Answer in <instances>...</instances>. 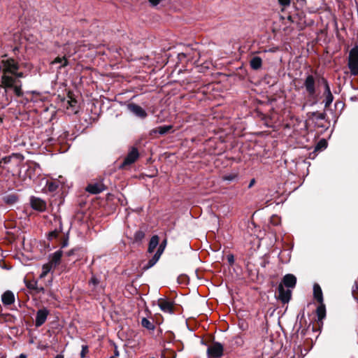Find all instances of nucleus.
I'll use <instances>...</instances> for the list:
<instances>
[{
	"label": "nucleus",
	"mask_w": 358,
	"mask_h": 358,
	"mask_svg": "<svg viewBox=\"0 0 358 358\" xmlns=\"http://www.w3.org/2000/svg\"><path fill=\"white\" fill-rule=\"evenodd\" d=\"M199 57V53L192 50L189 46L185 48L184 52H178L176 55H172L168 57L165 64L169 67H186L196 64Z\"/></svg>",
	"instance_id": "obj_1"
},
{
	"label": "nucleus",
	"mask_w": 358,
	"mask_h": 358,
	"mask_svg": "<svg viewBox=\"0 0 358 358\" xmlns=\"http://www.w3.org/2000/svg\"><path fill=\"white\" fill-rule=\"evenodd\" d=\"M19 69H3V74L1 77V86L5 89L13 88L15 94L21 97L23 96V92L22 90V83L20 80V78L24 77V74L22 72H17Z\"/></svg>",
	"instance_id": "obj_2"
},
{
	"label": "nucleus",
	"mask_w": 358,
	"mask_h": 358,
	"mask_svg": "<svg viewBox=\"0 0 358 358\" xmlns=\"http://www.w3.org/2000/svg\"><path fill=\"white\" fill-rule=\"evenodd\" d=\"M321 79H325L323 76L315 73L314 74H309L306 76L303 86L306 89L308 98L309 100L313 101L312 105L317 102V94L316 92V87L322 85L323 83Z\"/></svg>",
	"instance_id": "obj_3"
},
{
	"label": "nucleus",
	"mask_w": 358,
	"mask_h": 358,
	"mask_svg": "<svg viewBox=\"0 0 358 358\" xmlns=\"http://www.w3.org/2000/svg\"><path fill=\"white\" fill-rule=\"evenodd\" d=\"M58 98L61 99L62 106L66 107V109L71 110L72 113H76L78 112L79 104L74 93L68 90L66 94L62 97L61 95H58Z\"/></svg>",
	"instance_id": "obj_4"
},
{
	"label": "nucleus",
	"mask_w": 358,
	"mask_h": 358,
	"mask_svg": "<svg viewBox=\"0 0 358 358\" xmlns=\"http://www.w3.org/2000/svg\"><path fill=\"white\" fill-rule=\"evenodd\" d=\"M41 173V169L40 165L36 162H31L27 164L26 169L24 170V174H22V170L20 171L19 176L23 180H25L26 178H29L30 180H34Z\"/></svg>",
	"instance_id": "obj_5"
},
{
	"label": "nucleus",
	"mask_w": 358,
	"mask_h": 358,
	"mask_svg": "<svg viewBox=\"0 0 358 358\" xmlns=\"http://www.w3.org/2000/svg\"><path fill=\"white\" fill-rule=\"evenodd\" d=\"M224 351V347L220 343L213 341L207 348V355L208 358H221Z\"/></svg>",
	"instance_id": "obj_6"
},
{
	"label": "nucleus",
	"mask_w": 358,
	"mask_h": 358,
	"mask_svg": "<svg viewBox=\"0 0 358 358\" xmlns=\"http://www.w3.org/2000/svg\"><path fill=\"white\" fill-rule=\"evenodd\" d=\"M139 157V152L136 147H131L128 154L125 157L122 163L120 165V169L125 167L134 164Z\"/></svg>",
	"instance_id": "obj_7"
},
{
	"label": "nucleus",
	"mask_w": 358,
	"mask_h": 358,
	"mask_svg": "<svg viewBox=\"0 0 358 358\" xmlns=\"http://www.w3.org/2000/svg\"><path fill=\"white\" fill-rule=\"evenodd\" d=\"M157 304L164 313L173 314L175 312V302L169 298H159Z\"/></svg>",
	"instance_id": "obj_8"
},
{
	"label": "nucleus",
	"mask_w": 358,
	"mask_h": 358,
	"mask_svg": "<svg viewBox=\"0 0 358 358\" xmlns=\"http://www.w3.org/2000/svg\"><path fill=\"white\" fill-rule=\"evenodd\" d=\"M307 115L309 120L314 123L316 127L321 128L326 127V125L324 124L327 116L325 113H319L317 111L310 112L308 113Z\"/></svg>",
	"instance_id": "obj_9"
},
{
	"label": "nucleus",
	"mask_w": 358,
	"mask_h": 358,
	"mask_svg": "<svg viewBox=\"0 0 358 358\" xmlns=\"http://www.w3.org/2000/svg\"><path fill=\"white\" fill-rule=\"evenodd\" d=\"M54 223L55 224V229L50 231L47 235V238L49 241L57 238L59 234L63 232V224L61 217L55 216L54 217Z\"/></svg>",
	"instance_id": "obj_10"
},
{
	"label": "nucleus",
	"mask_w": 358,
	"mask_h": 358,
	"mask_svg": "<svg viewBox=\"0 0 358 358\" xmlns=\"http://www.w3.org/2000/svg\"><path fill=\"white\" fill-rule=\"evenodd\" d=\"M30 205L34 210L39 212H44L47 208L46 202L42 199L34 196L30 197Z\"/></svg>",
	"instance_id": "obj_11"
},
{
	"label": "nucleus",
	"mask_w": 358,
	"mask_h": 358,
	"mask_svg": "<svg viewBox=\"0 0 358 358\" xmlns=\"http://www.w3.org/2000/svg\"><path fill=\"white\" fill-rule=\"evenodd\" d=\"M278 299L280 300L282 303H287L292 297V291L289 289H285L283 287L282 284H279L278 287Z\"/></svg>",
	"instance_id": "obj_12"
},
{
	"label": "nucleus",
	"mask_w": 358,
	"mask_h": 358,
	"mask_svg": "<svg viewBox=\"0 0 358 358\" xmlns=\"http://www.w3.org/2000/svg\"><path fill=\"white\" fill-rule=\"evenodd\" d=\"M323 83V85L324 87V96H325L324 99V107L328 108L332 103L334 100V96L331 92L330 87L327 79H321L320 80Z\"/></svg>",
	"instance_id": "obj_13"
},
{
	"label": "nucleus",
	"mask_w": 358,
	"mask_h": 358,
	"mask_svg": "<svg viewBox=\"0 0 358 358\" xmlns=\"http://www.w3.org/2000/svg\"><path fill=\"white\" fill-rule=\"evenodd\" d=\"M316 314L317 317V322L319 326L318 330H320L321 327L323 325L322 320L326 317V308L325 305L323 303H320V305L317 306L316 309ZM313 331H317V329L314 326H313Z\"/></svg>",
	"instance_id": "obj_14"
},
{
	"label": "nucleus",
	"mask_w": 358,
	"mask_h": 358,
	"mask_svg": "<svg viewBox=\"0 0 358 358\" xmlns=\"http://www.w3.org/2000/svg\"><path fill=\"white\" fill-rule=\"evenodd\" d=\"M48 315L49 310L45 308L38 310L35 320L36 327H41L45 322Z\"/></svg>",
	"instance_id": "obj_15"
},
{
	"label": "nucleus",
	"mask_w": 358,
	"mask_h": 358,
	"mask_svg": "<svg viewBox=\"0 0 358 358\" xmlns=\"http://www.w3.org/2000/svg\"><path fill=\"white\" fill-rule=\"evenodd\" d=\"M106 189V185L102 182V181H99L89 184L86 187V191L91 194H96L102 192Z\"/></svg>",
	"instance_id": "obj_16"
},
{
	"label": "nucleus",
	"mask_w": 358,
	"mask_h": 358,
	"mask_svg": "<svg viewBox=\"0 0 358 358\" xmlns=\"http://www.w3.org/2000/svg\"><path fill=\"white\" fill-rule=\"evenodd\" d=\"M280 284H282L283 287H287V288H294L296 284V278L293 274H286L282 278V282Z\"/></svg>",
	"instance_id": "obj_17"
},
{
	"label": "nucleus",
	"mask_w": 358,
	"mask_h": 358,
	"mask_svg": "<svg viewBox=\"0 0 358 358\" xmlns=\"http://www.w3.org/2000/svg\"><path fill=\"white\" fill-rule=\"evenodd\" d=\"M349 67H358V46L353 47L349 53Z\"/></svg>",
	"instance_id": "obj_18"
},
{
	"label": "nucleus",
	"mask_w": 358,
	"mask_h": 358,
	"mask_svg": "<svg viewBox=\"0 0 358 358\" xmlns=\"http://www.w3.org/2000/svg\"><path fill=\"white\" fill-rule=\"evenodd\" d=\"M130 111L141 118H145L147 116L145 110L140 106L135 103H130L128 106Z\"/></svg>",
	"instance_id": "obj_19"
},
{
	"label": "nucleus",
	"mask_w": 358,
	"mask_h": 358,
	"mask_svg": "<svg viewBox=\"0 0 358 358\" xmlns=\"http://www.w3.org/2000/svg\"><path fill=\"white\" fill-rule=\"evenodd\" d=\"M62 255V250H59L50 255L49 262L54 266V268L60 264Z\"/></svg>",
	"instance_id": "obj_20"
},
{
	"label": "nucleus",
	"mask_w": 358,
	"mask_h": 358,
	"mask_svg": "<svg viewBox=\"0 0 358 358\" xmlns=\"http://www.w3.org/2000/svg\"><path fill=\"white\" fill-rule=\"evenodd\" d=\"M173 125H163L156 127L150 131V135H155L159 134L164 135L169 133L173 129Z\"/></svg>",
	"instance_id": "obj_21"
},
{
	"label": "nucleus",
	"mask_w": 358,
	"mask_h": 358,
	"mask_svg": "<svg viewBox=\"0 0 358 358\" xmlns=\"http://www.w3.org/2000/svg\"><path fill=\"white\" fill-rule=\"evenodd\" d=\"M1 301L5 306L11 305L15 302V295L10 290L6 291L1 296Z\"/></svg>",
	"instance_id": "obj_22"
},
{
	"label": "nucleus",
	"mask_w": 358,
	"mask_h": 358,
	"mask_svg": "<svg viewBox=\"0 0 358 358\" xmlns=\"http://www.w3.org/2000/svg\"><path fill=\"white\" fill-rule=\"evenodd\" d=\"M51 65H57L58 67H65L68 65H71L69 59L66 58V56L64 55L63 57H57L54 60L50 62Z\"/></svg>",
	"instance_id": "obj_23"
},
{
	"label": "nucleus",
	"mask_w": 358,
	"mask_h": 358,
	"mask_svg": "<svg viewBox=\"0 0 358 358\" xmlns=\"http://www.w3.org/2000/svg\"><path fill=\"white\" fill-rule=\"evenodd\" d=\"M313 296L315 299L320 303H323L322 291L318 284H315L313 287Z\"/></svg>",
	"instance_id": "obj_24"
},
{
	"label": "nucleus",
	"mask_w": 358,
	"mask_h": 358,
	"mask_svg": "<svg viewBox=\"0 0 358 358\" xmlns=\"http://www.w3.org/2000/svg\"><path fill=\"white\" fill-rule=\"evenodd\" d=\"M159 238L157 235H154L152 236L148 244V252L149 253H152L155 251V248L159 244Z\"/></svg>",
	"instance_id": "obj_25"
},
{
	"label": "nucleus",
	"mask_w": 358,
	"mask_h": 358,
	"mask_svg": "<svg viewBox=\"0 0 358 358\" xmlns=\"http://www.w3.org/2000/svg\"><path fill=\"white\" fill-rule=\"evenodd\" d=\"M160 257L161 255L156 252L152 259H150L148 262L145 266H143V270L146 271L152 267L159 261Z\"/></svg>",
	"instance_id": "obj_26"
},
{
	"label": "nucleus",
	"mask_w": 358,
	"mask_h": 358,
	"mask_svg": "<svg viewBox=\"0 0 358 358\" xmlns=\"http://www.w3.org/2000/svg\"><path fill=\"white\" fill-rule=\"evenodd\" d=\"M3 201L8 205H13L18 201V196L15 194H8L3 197Z\"/></svg>",
	"instance_id": "obj_27"
},
{
	"label": "nucleus",
	"mask_w": 358,
	"mask_h": 358,
	"mask_svg": "<svg viewBox=\"0 0 358 358\" xmlns=\"http://www.w3.org/2000/svg\"><path fill=\"white\" fill-rule=\"evenodd\" d=\"M45 187L50 192H54L59 187V182L56 180L47 181Z\"/></svg>",
	"instance_id": "obj_28"
},
{
	"label": "nucleus",
	"mask_w": 358,
	"mask_h": 358,
	"mask_svg": "<svg viewBox=\"0 0 358 358\" xmlns=\"http://www.w3.org/2000/svg\"><path fill=\"white\" fill-rule=\"evenodd\" d=\"M328 145V143L326 139L322 138L320 139L318 143L316 144L314 152L317 151H322L327 148Z\"/></svg>",
	"instance_id": "obj_29"
},
{
	"label": "nucleus",
	"mask_w": 358,
	"mask_h": 358,
	"mask_svg": "<svg viewBox=\"0 0 358 358\" xmlns=\"http://www.w3.org/2000/svg\"><path fill=\"white\" fill-rule=\"evenodd\" d=\"M141 325L148 330H154L155 328V324L145 317L142 319Z\"/></svg>",
	"instance_id": "obj_30"
},
{
	"label": "nucleus",
	"mask_w": 358,
	"mask_h": 358,
	"mask_svg": "<svg viewBox=\"0 0 358 358\" xmlns=\"http://www.w3.org/2000/svg\"><path fill=\"white\" fill-rule=\"evenodd\" d=\"M24 282L26 287L31 290H34L35 289H38V282L35 280H29L27 279H24Z\"/></svg>",
	"instance_id": "obj_31"
},
{
	"label": "nucleus",
	"mask_w": 358,
	"mask_h": 358,
	"mask_svg": "<svg viewBox=\"0 0 358 358\" xmlns=\"http://www.w3.org/2000/svg\"><path fill=\"white\" fill-rule=\"evenodd\" d=\"M69 240V230L66 234H64V236H62V238L60 240L61 248H64L68 246Z\"/></svg>",
	"instance_id": "obj_32"
},
{
	"label": "nucleus",
	"mask_w": 358,
	"mask_h": 358,
	"mask_svg": "<svg viewBox=\"0 0 358 358\" xmlns=\"http://www.w3.org/2000/svg\"><path fill=\"white\" fill-rule=\"evenodd\" d=\"M83 251H84V250H83V248H81V247H76V248H72L69 251H68L66 252V255L69 256V257H71V256H73V255H78V257H80V255L79 254V252H83Z\"/></svg>",
	"instance_id": "obj_33"
},
{
	"label": "nucleus",
	"mask_w": 358,
	"mask_h": 358,
	"mask_svg": "<svg viewBox=\"0 0 358 358\" xmlns=\"http://www.w3.org/2000/svg\"><path fill=\"white\" fill-rule=\"evenodd\" d=\"M54 266L48 262L47 264L43 265L41 277L46 275Z\"/></svg>",
	"instance_id": "obj_34"
},
{
	"label": "nucleus",
	"mask_w": 358,
	"mask_h": 358,
	"mask_svg": "<svg viewBox=\"0 0 358 358\" xmlns=\"http://www.w3.org/2000/svg\"><path fill=\"white\" fill-rule=\"evenodd\" d=\"M163 356L164 358H176L177 354L174 350L166 348L164 350Z\"/></svg>",
	"instance_id": "obj_35"
},
{
	"label": "nucleus",
	"mask_w": 358,
	"mask_h": 358,
	"mask_svg": "<svg viewBox=\"0 0 358 358\" xmlns=\"http://www.w3.org/2000/svg\"><path fill=\"white\" fill-rule=\"evenodd\" d=\"M145 238V233L141 230H138L135 232L134 240L135 242H141Z\"/></svg>",
	"instance_id": "obj_36"
},
{
	"label": "nucleus",
	"mask_w": 358,
	"mask_h": 358,
	"mask_svg": "<svg viewBox=\"0 0 358 358\" xmlns=\"http://www.w3.org/2000/svg\"><path fill=\"white\" fill-rule=\"evenodd\" d=\"M238 173H231L229 174H225L222 176V180L233 181L238 178Z\"/></svg>",
	"instance_id": "obj_37"
},
{
	"label": "nucleus",
	"mask_w": 358,
	"mask_h": 358,
	"mask_svg": "<svg viewBox=\"0 0 358 358\" xmlns=\"http://www.w3.org/2000/svg\"><path fill=\"white\" fill-rule=\"evenodd\" d=\"M251 67H261L262 66V59L259 57H253L250 61Z\"/></svg>",
	"instance_id": "obj_38"
},
{
	"label": "nucleus",
	"mask_w": 358,
	"mask_h": 358,
	"mask_svg": "<svg viewBox=\"0 0 358 358\" xmlns=\"http://www.w3.org/2000/svg\"><path fill=\"white\" fill-rule=\"evenodd\" d=\"M166 244H167V240H166V238H165L160 243L156 252L159 254L160 255H162V254L163 253V252L166 246Z\"/></svg>",
	"instance_id": "obj_39"
},
{
	"label": "nucleus",
	"mask_w": 358,
	"mask_h": 358,
	"mask_svg": "<svg viewBox=\"0 0 358 358\" xmlns=\"http://www.w3.org/2000/svg\"><path fill=\"white\" fill-rule=\"evenodd\" d=\"M188 281H189V278L186 275H180L178 278V282L179 284L186 285V284H187Z\"/></svg>",
	"instance_id": "obj_40"
},
{
	"label": "nucleus",
	"mask_w": 358,
	"mask_h": 358,
	"mask_svg": "<svg viewBox=\"0 0 358 358\" xmlns=\"http://www.w3.org/2000/svg\"><path fill=\"white\" fill-rule=\"evenodd\" d=\"M271 223L274 226H278L280 224V217L278 215H273L271 217Z\"/></svg>",
	"instance_id": "obj_41"
},
{
	"label": "nucleus",
	"mask_w": 358,
	"mask_h": 358,
	"mask_svg": "<svg viewBox=\"0 0 358 358\" xmlns=\"http://www.w3.org/2000/svg\"><path fill=\"white\" fill-rule=\"evenodd\" d=\"M89 352L88 346L86 345H82V350L80 352L81 358H85L86 355Z\"/></svg>",
	"instance_id": "obj_42"
},
{
	"label": "nucleus",
	"mask_w": 358,
	"mask_h": 358,
	"mask_svg": "<svg viewBox=\"0 0 358 358\" xmlns=\"http://www.w3.org/2000/svg\"><path fill=\"white\" fill-rule=\"evenodd\" d=\"M3 67H17L16 64L13 59H7L6 64L4 65Z\"/></svg>",
	"instance_id": "obj_43"
},
{
	"label": "nucleus",
	"mask_w": 358,
	"mask_h": 358,
	"mask_svg": "<svg viewBox=\"0 0 358 358\" xmlns=\"http://www.w3.org/2000/svg\"><path fill=\"white\" fill-rule=\"evenodd\" d=\"M165 1L166 0H148V2L152 6L155 7Z\"/></svg>",
	"instance_id": "obj_44"
},
{
	"label": "nucleus",
	"mask_w": 358,
	"mask_h": 358,
	"mask_svg": "<svg viewBox=\"0 0 358 358\" xmlns=\"http://www.w3.org/2000/svg\"><path fill=\"white\" fill-rule=\"evenodd\" d=\"M89 283L96 286L99 283V280L96 276L93 275L90 280Z\"/></svg>",
	"instance_id": "obj_45"
},
{
	"label": "nucleus",
	"mask_w": 358,
	"mask_h": 358,
	"mask_svg": "<svg viewBox=\"0 0 358 358\" xmlns=\"http://www.w3.org/2000/svg\"><path fill=\"white\" fill-rule=\"evenodd\" d=\"M349 71H345V73H350L351 76H358V69H348Z\"/></svg>",
	"instance_id": "obj_46"
},
{
	"label": "nucleus",
	"mask_w": 358,
	"mask_h": 358,
	"mask_svg": "<svg viewBox=\"0 0 358 358\" xmlns=\"http://www.w3.org/2000/svg\"><path fill=\"white\" fill-rule=\"evenodd\" d=\"M11 160V157L10 156H6V157H4L3 158L1 159V165L3 164H8Z\"/></svg>",
	"instance_id": "obj_47"
},
{
	"label": "nucleus",
	"mask_w": 358,
	"mask_h": 358,
	"mask_svg": "<svg viewBox=\"0 0 358 358\" xmlns=\"http://www.w3.org/2000/svg\"><path fill=\"white\" fill-rule=\"evenodd\" d=\"M306 331H307V329L303 328V329H301V321L300 322V327L299 328V329L297 330V333L300 332V334L301 336H305L306 334Z\"/></svg>",
	"instance_id": "obj_48"
},
{
	"label": "nucleus",
	"mask_w": 358,
	"mask_h": 358,
	"mask_svg": "<svg viewBox=\"0 0 358 358\" xmlns=\"http://www.w3.org/2000/svg\"><path fill=\"white\" fill-rule=\"evenodd\" d=\"M279 2L282 6H288L290 3V0H279Z\"/></svg>",
	"instance_id": "obj_49"
},
{
	"label": "nucleus",
	"mask_w": 358,
	"mask_h": 358,
	"mask_svg": "<svg viewBox=\"0 0 358 358\" xmlns=\"http://www.w3.org/2000/svg\"><path fill=\"white\" fill-rule=\"evenodd\" d=\"M227 260L230 264H232L234 262V257L232 255H229L227 256Z\"/></svg>",
	"instance_id": "obj_50"
},
{
	"label": "nucleus",
	"mask_w": 358,
	"mask_h": 358,
	"mask_svg": "<svg viewBox=\"0 0 358 358\" xmlns=\"http://www.w3.org/2000/svg\"><path fill=\"white\" fill-rule=\"evenodd\" d=\"M255 183H256V180H255V178H252V179L250 180V183H249V185H248V189H250L251 187H252L255 185Z\"/></svg>",
	"instance_id": "obj_51"
},
{
	"label": "nucleus",
	"mask_w": 358,
	"mask_h": 358,
	"mask_svg": "<svg viewBox=\"0 0 358 358\" xmlns=\"http://www.w3.org/2000/svg\"><path fill=\"white\" fill-rule=\"evenodd\" d=\"M120 355L117 346L115 345L114 355L113 357H117Z\"/></svg>",
	"instance_id": "obj_52"
},
{
	"label": "nucleus",
	"mask_w": 358,
	"mask_h": 358,
	"mask_svg": "<svg viewBox=\"0 0 358 358\" xmlns=\"http://www.w3.org/2000/svg\"><path fill=\"white\" fill-rule=\"evenodd\" d=\"M34 291H36V293H40V292H44L45 289L43 287H38V289H35Z\"/></svg>",
	"instance_id": "obj_53"
},
{
	"label": "nucleus",
	"mask_w": 358,
	"mask_h": 358,
	"mask_svg": "<svg viewBox=\"0 0 358 358\" xmlns=\"http://www.w3.org/2000/svg\"><path fill=\"white\" fill-rule=\"evenodd\" d=\"M187 69H178V71H177V74L179 75L180 73H182V72H185L186 71Z\"/></svg>",
	"instance_id": "obj_54"
},
{
	"label": "nucleus",
	"mask_w": 358,
	"mask_h": 358,
	"mask_svg": "<svg viewBox=\"0 0 358 358\" xmlns=\"http://www.w3.org/2000/svg\"><path fill=\"white\" fill-rule=\"evenodd\" d=\"M18 358H27V355H24V354H21V355L18 357Z\"/></svg>",
	"instance_id": "obj_55"
},
{
	"label": "nucleus",
	"mask_w": 358,
	"mask_h": 358,
	"mask_svg": "<svg viewBox=\"0 0 358 358\" xmlns=\"http://www.w3.org/2000/svg\"><path fill=\"white\" fill-rule=\"evenodd\" d=\"M55 358H64V355L59 354V355H57V356Z\"/></svg>",
	"instance_id": "obj_56"
},
{
	"label": "nucleus",
	"mask_w": 358,
	"mask_h": 358,
	"mask_svg": "<svg viewBox=\"0 0 358 358\" xmlns=\"http://www.w3.org/2000/svg\"><path fill=\"white\" fill-rule=\"evenodd\" d=\"M176 69H173V71H171V75L173 76V75L174 74L175 71H176Z\"/></svg>",
	"instance_id": "obj_57"
},
{
	"label": "nucleus",
	"mask_w": 358,
	"mask_h": 358,
	"mask_svg": "<svg viewBox=\"0 0 358 358\" xmlns=\"http://www.w3.org/2000/svg\"><path fill=\"white\" fill-rule=\"evenodd\" d=\"M3 122V119L0 117V123Z\"/></svg>",
	"instance_id": "obj_58"
},
{
	"label": "nucleus",
	"mask_w": 358,
	"mask_h": 358,
	"mask_svg": "<svg viewBox=\"0 0 358 358\" xmlns=\"http://www.w3.org/2000/svg\"><path fill=\"white\" fill-rule=\"evenodd\" d=\"M110 358H117V357H111Z\"/></svg>",
	"instance_id": "obj_59"
},
{
	"label": "nucleus",
	"mask_w": 358,
	"mask_h": 358,
	"mask_svg": "<svg viewBox=\"0 0 358 358\" xmlns=\"http://www.w3.org/2000/svg\"><path fill=\"white\" fill-rule=\"evenodd\" d=\"M150 358H155V357H150Z\"/></svg>",
	"instance_id": "obj_60"
}]
</instances>
